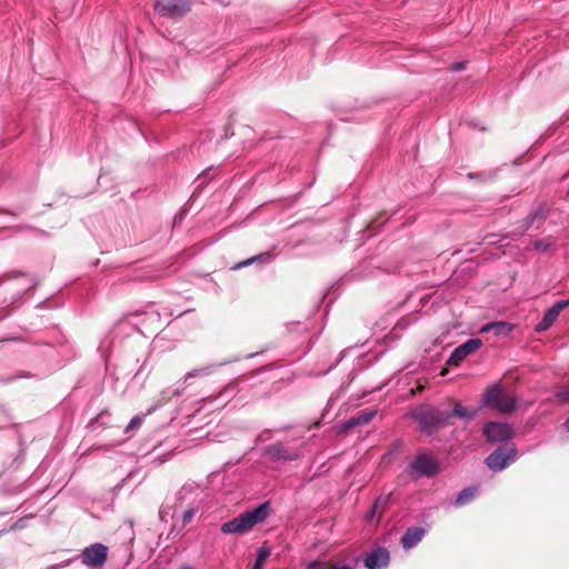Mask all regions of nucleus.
<instances>
[{
  "label": "nucleus",
  "instance_id": "26",
  "mask_svg": "<svg viewBox=\"0 0 569 569\" xmlns=\"http://www.w3.org/2000/svg\"><path fill=\"white\" fill-rule=\"evenodd\" d=\"M146 321H148L150 323L158 322V326L156 327V329L161 327V325H160V316L156 311L146 312L144 313V319L141 320L140 323H144Z\"/></svg>",
  "mask_w": 569,
  "mask_h": 569
},
{
  "label": "nucleus",
  "instance_id": "17",
  "mask_svg": "<svg viewBox=\"0 0 569 569\" xmlns=\"http://www.w3.org/2000/svg\"><path fill=\"white\" fill-rule=\"evenodd\" d=\"M477 410L467 409L460 405H457L451 411H445V415H448V425L450 423V419L452 417H459L462 419H473L477 416Z\"/></svg>",
  "mask_w": 569,
  "mask_h": 569
},
{
  "label": "nucleus",
  "instance_id": "21",
  "mask_svg": "<svg viewBox=\"0 0 569 569\" xmlns=\"http://www.w3.org/2000/svg\"><path fill=\"white\" fill-rule=\"evenodd\" d=\"M270 259H271V256L269 253L258 254V256L251 257L247 260H243V261L237 263L233 269H240V268L247 267L256 261L267 262Z\"/></svg>",
  "mask_w": 569,
  "mask_h": 569
},
{
  "label": "nucleus",
  "instance_id": "30",
  "mask_svg": "<svg viewBox=\"0 0 569 569\" xmlns=\"http://www.w3.org/2000/svg\"><path fill=\"white\" fill-rule=\"evenodd\" d=\"M229 390H231V391H233V392L236 391V386H234V383L227 385V386L224 387V389L222 390V393H224V392H227V391H229Z\"/></svg>",
  "mask_w": 569,
  "mask_h": 569
},
{
  "label": "nucleus",
  "instance_id": "13",
  "mask_svg": "<svg viewBox=\"0 0 569 569\" xmlns=\"http://www.w3.org/2000/svg\"><path fill=\"white\" fill-rule=\"evenodd\" d=\"M426 535V529L422 527H410L401 537V545L405 549H411L417 546Z\"/></svg>",
  "mask_w": 569,
  "mask_h": 569
},
{
  "label": "nucleus",
  "instance_id": "25",
  "mask_svg": "<svg viewBox=\"0 0 569 569\" xmlns=\"http://www.w3.org/2000/svg\"><path fill=\"white\" fill-rule=\"evenodd\" d=\"M143 417L144 416H141V415H137L134 416L130 422L127 425L126 429H124V432L126 433H129L131 432L132 430H136L138 428H140V426L142 425V421H143Z\"/></svg>",
  "mask_w": 569,
  "mask_h": 569
},
{
  "label": "nucleus",
  "instance_id": "10",
  "mask_svg": "<svg viewBox=\"0 0 569 569\" xmlns=\"http://www.w3.org/2000/svg\"><path fill=\"white\" fill-rule=\"evenodd\" d=\"M216 366L214 365H210V366H206V367H201V368H197V369H193L191 371H189L186 377H184V381L183 383H179L174 389L172 390H164L162 392L163 395V400L164 401H168L171 397H179L180 395H182L183 390L186 389V386L184 383L189 380V379H192V378H197V377H204V376H209L210 373L213 372Z\"/></svg>",
  "mask_w": 569,
  "mask_h": 569
},
{
  "label": "nucleus",
  "instance_id": "27",
  "mask_svg": "<svg viewBox=\"0 0 569 569\" xmlns=\"http://www.w3.org/2000/svg\"><path fill=\"white\" fill-rule=\"evenodd\" d=\"M197 511H198L197 507H190L189 509L183 511V513H182V523H183V526L188 525L192 520V518L194 517Z\"/></svg>",
  "mask_w": 569,
  "mask_h": 569
},
{
  "label": "nucleus",
  "instance_id": "7",
  "mask_svg": "<svg viewBox=\"0 0 569 569\" xmlns=\"http://www.w3.org/2000/svg\"><path fill=\"white\" fill-rule=\"evenodd\" d=\"M483 435L488 442L497 443L509 441L513 438V428L508 422L489 421L483 427Z\"/></svg>",
  "mask_w": 569,
  "mask_h": 569
},
{
  "label": "nucleus",
  "instance_id": "9",
  "mask_svg": "<svg viewBox=\"0 0 569 569\" xmlns=\"http://www.w3.org/2000/svg\"><path fill=\"white\" fill-rule=\"evenodd\" d=\"M481 346L482 341L479 338H472L467 340L452 351L447 363L450 366L459 365L466 357L480 349Z\"/></svg>",
  "mask_w": 569,
  "mask_h": 569
},
{
  "label": "nucleus",
  "instance_id": "31",
  "mask_svg": "<svg viewBox=\"0 0 569 569\" xmlns=\"http://www.w3.org/2000/svg\"><path fill=\"white\" fill-rule=\"evenodd\" d=\"M206 174H207V172H206V171H203V172H202L201 174H199V177L197 178V180L199 181V186H201V184H202V180L204 179Z\"/></svg>",
  "mask_w": 569,
  "mask_h": 569
},
{
  "label": "nucleus",
  "instance_id": "6",
  "mask_svg": "<svg viewBox=\"0 0 569 569\" xmlns=\"http://www.w3.org/2000/svg\"><path fill=\"white\" fill-rule=\"evenodd\" d=\"M154 10L162 17L179 19L190 10L189 0H157Z\"/></svg>",
  "mask_w": 569,
  "mask_h": 569
},
{
  "label": "nucleus",
  "instance_id": "14",
  "mask_svg": "<svg viewBox=\"0 0 569 569\" xmlns=\"http://www.w3.org/2000/svg\"><path fill=\"white\" fill-rule=\"evenodd\" d=\"M376 410H362L359 411L356 416L351 417L347 421H345L341 426L342 431H348L356 426H362L369 423L372 418L376 416Z\"/></svg>",
  "mask_w": 569,
  "mask_h": 569
},
{
  "label": "nucleus",
  "instance_id": "20",
  "mask_svg": "<svg viewBox=\"0 0 569 569\" xmlns=\"http://www.w3.org/2000/svg\"><path fill=\"white\" fill-rule=\"evenodd\" d=\"M307 569H355L351 565L348 563H333L329 565L325 561H311L308 563Z\"/></svg>",
  "mask_w": 569,
  "mask_h": 569
},
{
  "label": "nucleus",
  "instance_id": "8",
  "mask_svg": "<svg viewBox=\"0 0 569 569\" xmlns=\"http://www.w3.org/2000/svg\"><path fill=\"white\" fill-rule=\"evenodd\" d=\"M108 548L102 543H93L82 551V562L88 567H101L107 561Z\"/></svg>",
  "mask_w": 569,
  "mask_h": 569
},
{
  "label": "nucleus",
  "instance_id": "24",
  "mask_svg": "<svg viewBox=\"0 0 569 569\" xmlns=\"http://www.w3.org/2000/svg\"><path fill=\"white\" fill-rule=\"evenodd\" d=\"M553 243L550 240H536L531 242V247L539 252H547L552 248Z\"/></svg>",
  "mask_w": 569,
  "mask_h": 569
},
{
  "label": "nucleus",
  "instance_id": "29",
  "mask_svg": "<svg viewBox=\"0 0 569 569\" xmlns=\"http://www.w3.org/2000/svg\"><path fill=\"white\" fill-rule=\"evenodd\" d=\"M555 306L561 312L565 308L569 307V299L559 300L555 303Z\"/></svg>",
  "mask_w": 569,
  "mask_h": 569
},
{
  "label": "nucleus",
  "instance_id": "11",
  "mask_svg": "<svg viewBox=\"0 0 569 569\" xmlns=\"http://www.w3.org/2000/svg\"><path fill=\"white\" fill-rule=\"evenodd\" d=\"M264 455L273 461H292L300 458L297 450H289L287 446L281 442L272 443L264 448Z\"/></svg>",
  "mask_w": 569,
  "mask_h": 569
},
{
  "label": "nucleus",
  "instance_id": "1",
  "mask_svg": "<svg viewBox=\"0 0 569 569\" xmlns=\"http://www.w3.org/2000/svg\"><path fill=\"white\" fill-rule=\"evenodd\" d=\"M269 510L268 502L261 503L252 510L246 511L232 520L224 522L221 526V532L224 535H243L250 531L256 525L263 522L269 516Z\"/></svg>",
  "mask_w": 569,
  "mask_h": 569
},
{
  "label": "nucleus",
  "instance_id": "15",
  "mask_svg": "<svg viewBox=\"0 0 569 569\" xmlns=\"http://www.w3.org/2000/svg\"><path fill=\"white\" fill-rule=\"evenodd\" d=\"M513 330V325L507 321H496L485 325L480 332L493 333L495 336H508Z\"/></svg>",
  "mask_w": 569,
  "mask_h": 569
},
{
  "label": "nucleus",
  "instance_id": "32",
  "mask_svg": "<svg viewBox=\"0 0 569 569\" xmlns=\"http://www.w3.org/2000/svg\"><path fill=\"white\" fill-rule=\"evenodd\" d=\"M465 68V63L463 62H459V63H456L455 64V70H462Z\"/></svg>",
  "mask_w": 569,
  "mask_h": 569
},
{
  "label": "nucleus",
  "instance_id": "16",
  "mask_svg": "<svg viewBox=\"0 0 569 569\" xmlns=\"http://www.w3.org/2000/svg\"><path fill=\"white\" fill-rule=\"evenodd\" d=\"M559 315H560V311L553 305L551 308H549L545 312L541 321L539 323H537L535 330L537 332H543V331L548 330L555 323V321L557 320Z\"/></svg>",
  "mask_w": 569,
  "mask_h": 569
},
{
  "label": "nucleus",
  "instance_id": "5",
  "mask_svg": "<svg viewBox=\"0 0 569 569\" xmlns=\"http://www.w3.org/2000/svg\"><path fill=\"white\" fill-rule=\"evenodd\" d=\"M517 456L518 450L513 445L509 447H498L486 458L485 462L490 470L499 472L516 461Z\"/></svg>",
  "mask_w": 569,
  "mask_h": 569
},
{
  "label": "nucleus",
  "instance_id": "19",
  "mask_svg": "<svg viewBox=\"0 0 569 569\" xmlns=\"http://www.w3.org/2000/svg\"><path fill=\"white\" fill-rule=\"evenodd\" d=\"M477 492H478L477 487L465 488L463 490H461L459 492L458 497L456 498L455 505L457 507H462L465 505H468L469 502H471L475 499V497L477 496Z\"/></svg>",
  "mask_w": 569,
  "mask_h": 569
},
{
  "label": "nucleus",
  "instance_id": "18",
  "mask_svg": "<svg viewBox=\"0 0 569 569\" xmlns=\"http://www.w3.org/2000/svg\"><path fill=\"white\" fill-rule=\"evenodd\" d=\"M390 498H391V493L379 496L373 502L370 515H368V519L372 520L376 513L381 515L383 512V510L387 509Z\"/></svg>",
  "mask_w": 569,
  "mask_h": 569
},
{
  "label": "nucleus",
  "instance_id": "2",
  "mask_svg": "<svg viewBox=\"0 0 569 569\" xmlns=\"http://www.w3.org/2000/svg\"><path fill=\"white\" fill-rule=\"evenodd\" d=\"M440 471L438 459L426 451L419 452L408 465L406 472L412 479L432 478Z\"/></svg>",
  "mask_w": 569,
  "mask_h": 569
},
{
  "label": "nucleus",
  "instance_id": "4",
  "mask_svg": "<svg viewBox=\"0 0 569 569\" xmlns=\"http://www.w3.org/2000/svg\"><path fill=\"white\" fill-rule=\"evenodd\" d=\"M483 406L492 407L500 412L510 413L517 408V398L503 392L499 387H491L485 395Z\"/></svg>",
  "mask_w": 569,
  "mask_h": 569
},
{
  "label": "nucleus",
  "instance_id": "35",
  "mask_svg": "<svg viewBox=\"0 0 569 569\" xmlns=\"http://www.w3.org/2000/svg\"><path fill=\"white\" fill-rule=\"evenodd\" d=\"M18 528V523H14L13 526H11V529H17Z\"/></svg>",
  "mask_w": 569,
  "mask_h": 569
},
{
  "label": "nucleus",
  "instance_id": "3",
  "mask_svg": "<svg viewBox=\"0 0 569 569\" xmlns=\"http://www.w3.org/2000/svg\"><path fill=\"white\" fill-rule=\"evenodd\" d=\"M420 430L427 435H432L438 429L448 425V415L432 408L421 409L413 413Z\"/></svg>",
  "mask_w": 569,
  "mask_h": 569
},
{
  "label": "nucleus",
  "instance_id": "23",
  "mask_svg": "<svg viewBox=\"0 0 569 569\" xmlns=\"http://www.w3.org/2000/svg\"><path fill=\"white\" fill-rule=\"evenodd\" d=\"M546 213L547 211L545 208H539L535 212L530 213L527 218V228L532 226L536 221L539 223L542 222L546 219Z\"/></svg>",
  "mask_w": 569,
  "mask_h": 569
},
{
  "label": "nucleus",
  "instance_id": "34",
  "mask_svg": "<svg viewBox=\"0 0 569 569\" xmlns=\"http://www.w3.org/2000/svg\"><path fill=\"white\" fill-rule=\"evenodd\" d=\"M566 427H567V429H568V431H569V417H568V418H567V420H566Z\"/></svg>",
  "mask_w": 569,
  "mask_h": 569
},
{
  "label": "nucleus",
  "instance_id": "28",
  "mask_svg": "<svg viewBox=\"0 0 569 569\" xmlns=\"http://www.w3.org/2000/svg\"><path fill=\"white\" fill-rule=\"evenodd\" d=\"M557 396L563 402L569 401V389L560 390Z\"/></svg>",
  "mask_w": 569,
  "mask_h": 569
},
{
  "label": "nucleus",
  "instance_id": "33",
  "mask_svg": "<svg viewBox=\"0 0 569 569\" xmlns=\"http://www.w3.org/2000/svg\"><path fill=\"white\" fill-rule=\"evenodd\" d=\"M128 322H129V319H124V320H121L118 326L122 327V326H126Z\"/></svg>",
  "mask_w": 569,
  "mask_h": 569
},
{
  "label": "nucleus",
  "instance_id": "12",
  "mask_svg": "<svg viewBox=\"0 0 569 569\" xmlns=\"http://www.w3.org/2000/svg\"><path fill=\"white\" fill-rule=\"evenodd\" d=\"M390 562L389 551L383 547H377L369 552L365 560V567L367 569H383L387 568Z\"/></svg>",
  "mask_w": 569,
  "mask_h": 569
},
{
  "label": "nucleus",
  "instance_id": "22",
  "mask_svg": "<svg viewBox=\"0 0 569 569\" xmlns=\"http://www.w3.org/2000/svg\"><path fill=\"white\" fill-rule=\"evenodd\" d=\"M269 556H270V549L267 547H260L258 549L257 559H256V562H254L252 569H262V567Z\"/></svg>",
  "mask_w": 569,
  "mask_h": 569
}]
</instances>
